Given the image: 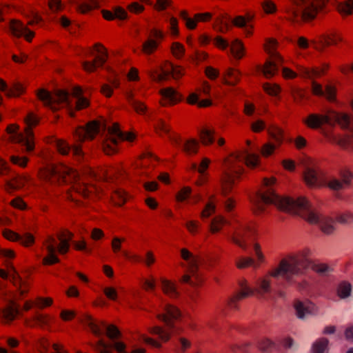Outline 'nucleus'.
<instances>
[{"label":"nucleus","mask_w":353,"mask_h":353,"mask_svg":"<svg viewBox=\"0 0 353 353\" xmlns=\"http://www.w3.org/2000/svg\"><path fill=\"white\" fill-rule=\"evenodd\" d=\"M251 201L257 212H263L265 205L273 204L284 212L300 214L309 223L318 224L322 232L326 234H330L334 230V221L313 210L305 198L293 199L282 197L275 194L271 188H267L263 192H257L251 199Z\"/></svg>","instance_id":"1"},{"label":"nucleus","mask_w":353,"mask_h":353,"mask_svg":"<svg viewBox=\"0 0 353 353\" xmlns=\"http://www.w3.org/2000/svg\"><path fill=\"white\" fill-rule=\"evenodd\" d=\"M99 134L102 137L103 150L108 155L117 152L116 145L119 141L125 139L132 141L134 138L133 134H125L117 123L110 127H106L105 125H102L97 121H92L85 127H79L74 132V136L77 141L92 139Z\"/></svg>","instance_id":"2"},{"label":"nucleus","mask_w":353,"mask_h":353,"mask_svg":"<svg viewBox=\"0 0 353 353\" xmlns=\"http://www.w3.org/2000/svg\"><path fill=\"white\" fill-rule=\"evenodd\" d=\"M259 162V157L245 150L241 153L232 155L225 162V169L221 179V192L226 196L232 190L236 178H239L243 171L242 165L256 168Z\"/></svg>","instance_id":"3"},{"label":"nucleus","mask_w":353,"mask_h":353,"mask_svg":"<svg viewBox=\"0 0 353 353\" xmlns=\"http://www.w3.org/2000/svg\"><path fill=\"white\" fill-rule=\"evenodd\" d=\"M37 95L39 99L52 111H57L63 105L66 106L71 117H74V110H79L89 105V101L83 96V90L80 87H75L72 90V96L77 99L75 107L70 99L69 92L66 90H58L52 94L45 89H40L37 91Z\"/></svg>","instance_id":"4"},{"label":"nucleus","mask_w":353,"mask_h":353,"mask_svg":"<svg viewBox=\"0 0 353 353\" xmlns=\"http://www.w3.org/2000/svg\"><path fill=\"white\" fill-rule=\"evenodd\" d=\"M310 253V250L305 248L283 259L279 266L270 272V276H281L289 285L296 283V278L303 276L311 264Z\"/></svg>","instance_id":"5"},{"label":"nucleus","mask_w":353,"mask_h":353,"mask_svg":"<svg viewBox=\"0 0 353 353\" xmlns=\"http://www.w3.org/2000/svg\"><path fill=\"white\" fill-rule=\"evenodd\" d=\"M46 180L52 183H70L72 189L83 196H88L92 192L86 184L81 181L79 174L75 170L64 165H50L45 171Z\"/></svg>","instance_id":"6"},{"label":"nucleus","mask_w":353,"mask_h":353,"mask_svg":"<svg viewBox=\"0 0 353 353\" xmlns=\"http://www.w3.org/2000/svg\"><path fill=\"white\" fill-rule=\"evenodd\" d=\"M285 12L293 23L309 21L315 19L318 12H323L328 0H289Z\"/></svg>","instance_id":"7"},{"label":"nucleus","mask_w":353,"mask_h":353,"mask_svg":"<svg viewBox=\"0 0 353 353\" xmlns=\"http://www.w3.org/2000/svg\"><path fill=\"white\" fill-rule=\"evenodd\" d=\"M157 316L165 324L168 329L155 326L152 328L151 333L158 335L163 341H167L170 337L171 330L174 329V321L181 318V313L174 305L165 303L162 305V311L158 312Z\"/></svg>","instance_id":"8"},{"label":"nucleus","mask_w":353,"mask_h":353,"mask_svg":"<svg viewBox=\"0 0 353 353\" xmlns=\"http://www.w3.org/2000/svg\"><path fill=\"white\" fill-rule=\"evenodd\" d=\"M73 234L69 231H64L59 235L60 241L59 245L57 244L56 239L52 236H49L46 241V247L48 252V255L43 259L45 265H52L59 262V259L55 255L57 251L61 254H65L69 250L70 241L72 238Z\"/></svg>","instance_id":"9"},{"label":"nucleus","mask_w":353,"mask_h":353,"mask_svg":"<svg viewBox=\"0 0 353 353\" xmlns=\"http://www.w3.org/2000/svg\"><path fill=\"white\" fill-rule=\"evenodd\" d=\"M240 291L238 292L234 296L230 299L228 305L232 308H236V302L242 299L246 298L252 295L254 292L261 297H264L265 294L272 292L270 280L269 278L260 279L257 281V288L255 290L250 288L245 280L239 281Z\"/></svg>","instance_id":"10"},{"label":"nucleus","mask_w":353,"mask_h":353,"mask_svg":"<svg viewBox=\"0 0 353 353\" xmlns=\"http://www.w3.org/2000/svg\"><path fill=\"white\" fill-rule=\"evenodd\" d=\"M181 256L188 262V272L181 277V282L194 287L201 282L199 272L201 259L185 248L181 250Z\"/></svg>","instance_id":"11"},{"label":"nucleus","mask_w":353,"mask_h":353,"mask_svg":"<svg viewBox=\"0 0 353 353\" xmlns=\"http://www.w3.org/2000/svg\"><path fill=\"white\" fill-rule=\"evenodd\" d=\"M154 127L157 132H163L169 136L170 140L176 145L182 148L183 150L188 155L196 154L199 148V143L194 139H189L182 143L181 139L172 135L170 126L161 119H157L154 123Z\"/></svg>","instance_id":"12"},{"label":"nucleus","mask_w":353,"mask_h":353,"mask_svg":"<svg viewBox=\"0 0 353 353\" xmlns=\"http://www.w3.org/2000/svg\"><path fill=\"white\" fill-rule=\"evenodd\" d=\"M79 319L88 326L94 334L100 336L106 332L108 336L111 339L119 338L121 335L120 331L113 325H108L105 322H101V325L96 323L92 318L88 314H83Z\"/></svg>","instance_id":"13"},{"label":"nucleus","mask_w":353,"mask_h":353,"mask_svg":"<svg viewBox=\"0 0 353 353\" xmlns=\"http://www.w3.org/2000/svg\"><path fill=\"white\" fill-rule=\"evenodd\" d=\"M276 45V40L268 39L265 44V50L270 54L271 59L266 61L262 72L266 78L272 77L278 71L279 64L283 63V58L271 48Z\"/></svg>","instance_id":"14"},{"label":"nucleus","mask_w":353,"mask_h":353,"mask_svg":"<svg viewBox=\"0 0 353 353\" xmlns=\"http://www.w3.org/2000/svg\"><path fill=\"white\" fill-rule=\"evenodd\" d=\"M233 229L234 231L230 239L243 250H246L248 248L246 241L254 236V228L246 223H238L234 226Z\"/></svg>","instance_id":"15"},{"label":"nucleus","mask_w":353,"mask_h":353,"mask_svg":"<svg viewBox=\"0 0 353 353\" xmlns=\"http://www.w3.org/2000/svg\"><path fill=\"white\" fill-rule=\"evenodd\" d=\"M26 127L25 129V137H21V142L25 146L26 151L31 152L34 150V144L33 141L32 128L36 126L39 119L32 112H29L24 119Z\"/></svg>","instance_id":"16"},{"label":"nucleus","mask_w":353,"mask_h":353,"mask_svg":"<svg viewBox=\"0 0 353 353\" xmlns=\"http://www.w3.org/2000/svg\"><path fill=\"white\" fill-rule=\"evenodd\" d=\"M183 75V70L170 63H166L163 68H161L160 72L157 70L151 74L153 80L158 82L165 81L170 77L178 79Z\"/></svg>","instance_id":"17"},{"label":"nucleus","mask_w":353,"mask_h":353,"mask_svg":"<svg viewBox=\"0 0 353 353\" xmlns=\"http://www.w3.org/2000/svg\"><path fill=\"white\" fill-rule=\"evenodd\" d=\"M269 134L271 141L265 143L261 150V153L265 157L271 155L283 141V132L279 128H273L269 131Z\"/></svg>","instance_id":"18"},{"label":"nucleus","mask_w":353,"mask_h":353,"mask_svg":"<svg viewBox=\"0 0 353 353\" xmlns=\"http://www.w3.org/2000/svg\"><path fill=\"white\" fill-rule=\"evenodd\" d=\"M12 34L17 37H24L28 41H30L34 33L30 30L22 22L17 19H12L9 25Z\"/></svg>","instance_id":"19"},{"label":"nucleus","mask_w":353,"mask_h":353,"mask_svg":"<svg viewBox=\"0 0 353 353\" xmlns=\"http://www.w3.org/2000/svg\"><path fill=\"white\" fill-rule=\"evenodd\" d=\"M340 176V179L332 177L326 182L327 185L331 190L339 191L350 185L352 179V173L348 171H343L341 173Z\"/></svg>","instance_id":"20"},{"label":"nucleus","mask_w":353,"mask_h":353,"mask_svg":"<svg viewBox=\"0 0 353 353\" xmlns=\"http://www.w3.org/2000/svg\"><path fill=\"white\" fill-rule=\"evenodd\" d=\"M151 34L154 39L148 38L142 45V52L146 54H152L158 47L157 40H162L164 37L163 32L157 29H152Z\"/></svg>","instance_id":"21"},{"label":"nucleus","mask_w":353,"mask_h":353,"mask_svg":"<svg viewBox=\"0 0 353 353\" xmlns=\"http://www.w3.org/2000/svg\"><path fill=\"white\" fill-rule=\"evenodd\" d=\"M296 314L300 319H305L314 313L315 306L310 301H296L294 303Z\"/></svg>","instance_id":"22"},{"label":"nucleus","mask_w":353,"mask_h":353,"mask_svg":"<svg viewBox=\"0 0 353 353\" xmlns=\"http://www.w3.org/2000/svg\"><path fill=\"white\" fill-rule=\"evenodd\" d=\"M3 236L10 241H20L23 245L29 246L33 244L34 238L32 234L26 232L23 235H21L10 230H6L3 232Z\"/></svg>","instance_id":"23"},{"label":"nucleus","mask_w":353,"mask_h":353,"mask_svg":"<svg viewBox=\"0 0 353 353\" xmlns=\"http://www.w3.org/2000/svg\"><path fill=\"white\" fill-rule=\"evenodd\" d=\"M303 176L306 184L310 187H318L323 183L320 173L313 168L306 167Z\"/></svg>","instance_id":"24"},{"label":"nucleus","mask_w":353,"mask_h":353,"mask_svg":"<svg viewBox=\"0 0 353 353\" xmlns=\"http://www.w3.org/2000/svg\"><path fill=\"white\" fill-rule=\"evenodd\" d=\"M101 54L97 56L93 61H83L82 66L83 69L89 72L94 71L97 66H103L108 59V52L105 49L103 51L98 50Z\"/></svg>","instance_id":"25"},{"label":"nucleus","mask_w":353,"mask_h":353,"mask_svg":"<svg viewBox=\"0 0 353 353\" xmlns=\"http://www.w3.org/2000/svg\"><path fill=\"white\" fill-rule=\"evenodd\" d=\"M59 152L63 155H67L72 152V155L80 159L83 156V153L79 146L75 145L72 148L63 140H58L56 143Z\"/></svg>","instance_id":"26"},{"label":"nucleus","mask_w":353,"mask_h":353,"mask_svg":"<svg viewBox=\"0 0 353 353\" xmlns=\"http://www.w3.org/2000/svg\"><path fill=\"white\" fill-rule=\"evenodd\" d=\"M312 89V92L316 95L325 96L330 101L335 100L336 90L333 86L330 85H327L325 90H323L322 86L320 84L313 81Z\"/></svg>","instance_id":"27"},{"label":"nucleus","mask_w":353,"mask_h":353,"mask_svg":"<svg viewBox=\"0 0 353 353\" xmlns=\"http://www.w3.org/2000/svg\"><path fill=\"white\" fill-rule=\"evenodd\" d=\"M125 97L128 103L134 108L136 112L141 114H145L147 112V106L143 103L136 99L132 92H125Z\"/></svg>","instance_id":"28"},{"label":"nucleus","mask_w":353,"mask_h":353,"mask_svg":"<svg viewBox=\"0 0 353 353\" xmlns=\"http://www.w3.org/2000/svg\"><path fill=\"white\" fill-rule=\"evenodd\" d=\"M0 277L3 279H8L9 277L14 285L19 288L21 294H23L27 292L26 289L23 288L24 282L14 268L12 269V273L10 274L6 272L3 270L0 269Z\"/></svg>","instance_id":"29"},{"label":"nucleus","mask_w":353,"mask_h":353,"mask_svg":"<svg viewBox=\"0 0 353 353\" xmlns=\"http://www.w3.org/2000/svg\"><path fill=\"white\" fill-rule=\"evenodd\" d=\"M161 93L163 99L165 101V103L163 105H165L166 103H176L180 101L182 99L181 94L173 88L163 89L161 90Z\"/></svg>","instance_id":"30"},{"label":"nucleus","mask_w":353,"mask_h":353,"mask_svg":"<svg viewBox=\"0 0 353 353\" xmlns=\"http://www.w3.org/2000/svg\"><path fill=\"white\" fill-rule=\"evenodd\" d=\"M1 316L6 323L12 321L19 314V309L14 303L12 302L10 305L1 310Z\"/></svg>","instance_id":"31"},{"label":"nucleus","mask_w":353,"mask_h":353,"mask_svg":"<svg viewBox=\"0 0 353 353\" xmlns=\"http://www.w3.org/2000/svg\"><path fill=\"white\" fill-rule=\"evenodd\" d=\"M216 131L213 128H203L200 130L199 136L201 142L205 145L213 143L216 139Z\"/></svg>","instance_id":"32"},{"label":"nucleus","mask_w":353,"mask_h":353,"mask_svg":"<svg viewBox=\"0 0 353 353\" xmlns=\"http://www.w3.org/2000/svg\"><path fill=\"white\" fill-rule=\"evenodd\" d=\"M102 14L104 19L109 21L114 19L123 20L127 18V12L120 7L115 8L114 12L103 10H102Z\"/></svg>","instance_id":"33"},{"label":"nucleus","mask_w":353,"mask_h":353,"mask_svg":"<svg viewBox=\"0 0 353 353\" xmlns=\"http://www.w3.org/2000/svg\"><path fill=\"white\" fill-rule=\"evenodd\" d=\"M230 19L221 14L216 17L214 24V29L221 33H224L229 29Z\"/></svg>","instance_id":"34"},{"label":"nucleus","mask_w":353,"mask_h":353,"mask_svg":"<svg viewBox=\"0 0 353 353\" xmlns=\"http://www.w3.org/2000/svg\"><path fill=\"white\" fill-rule=\"evenodd\" d=\"M161 288L163 292L171 298H176L179 294L176 285L165 279H161Z\"/></svg>","instance_id":"35"},{"label":"nucleus","mask_w":353,"mask_h":353,"mask_svg":"<svg viewBox=\"0 0 353 353\" xmlns=\"http://www.w3.org/2000/svg\"><path fill=\"white\" fill-rule=\"evenodd\" d=\"M210 163V160L205 157L203 158L199 166L195 163L192 164V169L196 170L201 175L199 185H201L205 181V170L208 169Z\"/></svg>","instance_id":"36"},{"label":"nucleus","mask_w":353,"mask_h":353,"mask_svg":"<svg viewBox=\"0 0 353 353\" xmlns=\"http://www.w3.org/2000/svg\"><path fill=\"white\" fill-rule=\"evenodd\" d=\"M99 7V3L96 0H89L77 3V10L83 14Z\"/></svg>","instance_id":"37"},{"label":"nucleus","mask_w":353,"mask_h":353,"mask_svg":"<svg viewBox=\"0 0 353 353\" xmlns=\"http://www.w3.org/2000/svg\"><path fill=\"white\" fill-rule=\"evenodd\" d=\"M239 72L232 69L229 68L226 70L224 74L223 81L225 84L234 85H235L239 80Z\"/></svg>","instance_id":"38"},{"label":"nucleus","mask_w":353,"mask_h":353,"mask_svg":"<svg viewBox=\"0 0 353 353\" xmlns=\"http://www.w3.org/2000/svg\"><path fill=\"white\" fill-rule=\"evenodd\" d=\"M259 347L264 353H274L277 350L278 346L269 339H264L259 343Z\"/></svg>","instance_id":"39"},{"label":"nucleus","mask_w":353,"mask_h":353,"mask_svg":"<svg viewBox=\"0 0 353 353\" xmlns=\"http://www.w3.org/2000/svg\"><path fill=\"white\" fill-rule=\"evenodd\" d=\"M253 18V15L248 14L247 19L242 16H238L235 18V19L232 21L233 23L241 28H245V31L247 34H252V26H247V21H250Z\"/></svg>","instance_id":"40"},{"label":"nucleus","mask_w":353,"mask_h":353,"mask_svg":"<svg viewBox=\"0 0 353 353\" xmlns=\"http://www.w3.org/2000/svg\"><path fill=\"white\" fill-rule=\"evenodd\" d=\"M230 51L235 58H242L243 56L244 47L241 41L235 39L230 46Z\"/></svg>","instance_id":"41"},{"label":"nucleus","mask_w":353,"mask_h":353,"mask_svg":"<svg viewBox=\"0 0 353 353\" xmlns=\"http://www.w3.org/2000/svg\"><path fill=\"white\" fill-rule=\"evenodd\" d=\"M328 68V65L324 64L322 68H303V74L308 78L318 77L324 74L325 71Z\"/></svg>","instance_id":"42"},{"label":"nucleus","mask_w":353,"mask_h":353,"mask_svg":"<svg viewBox=\"0 0 353 353\" xmlns=\"http://www.w3.org/2000/svg\"><path fill=\"white\" fill-rule=\"evenodd\" d=\"M329 341L325 338L316 340L312 345V351L313 353H324L327 347Z\"/></svg>","instance_id":"43"},{"label":"nucleus","mask_w":353,"mask_h":353,"mask_svg":"<svg viewBox=\"0 0 353 353\" xmlns=\"http://www.w3.org/2000/svg\"><path fill=\"white\" fill-rule=\"evenodd\" d=\"M352 292L351 285L345 281L340 283L337 288V294L341 299H345L348 297Z\"/></svg>","instance_id":"44"},{"label":"nucleus","mask_w":353,"mask_h":353,"mask_svg":"<svg viewBox=\"0 0 353 353\" xmlns=\"http://www.w3.org/2000/svg\"><path fill=\"white\" fill-rule=\"evenodd\" d=\"M188 101L190 104H197L200 108H205L212 105V101L210 99L199 100V97L196 93L190 94Z\"/></svg>","instance_id":"45"},{"label":"nucleus","mask_w":353,"mask_h":353,"mask_svg":"<svg viewBox=\"0 0 353 353\" xmlns=\"http://www.w3.org/2000/svg\"><path fill=\"white\" fill-rule=\"evenodd\" d=\"M312 270L322 276H327L332 272V268L325 263H314L312 265Z\"/></svg>","instance_id":"46"},{"label":"nucleus","mask_w":353,"mask_h":353,"mask_svg":"<svg viewBox=\"0 0 353 353\" xmlns=\"http://www.w3.org/2000/svg\"><path fill=\"white\" fill-rule=\"evenodd\" d=\"M227 223V221L222 216L215 217L211 223L210 230L212 232L215 233L219 232L222 225Z\"/></svg>","instance_id":"47"},{"label":"nucleus","mask_w":353,"mask_h":353,"mask_svg":"<svg viewBox=\"0 0 353 353\" xmlns=\"http://www.w3.org/2000/svg\"><path fill=\"white\" fill-rule=\"evenodd\" d=\"M339 12L343 15H350L353 12V1L349 0L341 3L338 7Z\"/></svg>","instance_id":"48"},{"label":"nucleus","mask_w":353,"mask_h":353,"mask_svg":"<svg viewBox=\"0 0 353 353\" xmlns=\"http://www.w3.org/2000/svg\"><path fill=\"white\" fill-rule=\"evenodd\" d=\"M25 179L21 176H16L7 182V185L10 189L17 190L24 185Z\"/></svg>","instance_id":"49"},{"label":"nucleus","mask_w":353,"mask_h":353,"mask_svg":"<svg viewBox=\"0 0 353 353\" xmlns=\"http://www.w3.org/2000/svg\"><path fill=\"white\" fill-rule=\"evenodd\" d=\"M236 265L238 268L242 269L248 266H254L256 268L258 265H256L254 260L250 257H243L236 261Z\"/></svg>","instance_id":"50"},{"label":"nucleus","mask_w":353,"mask_h":353,"mask_svg":"<svg viewBox=\"0 0 353 353\" xmlns=\"http://www.w3.org/2000/svg\"><path fill=\"white\" fill-rule=\"evenodd\" d=\"M215 211V204L212 199H210V202L205 205V209L201 212V216L203 218H207L210 216Z\"/></svg>","instance_id":"51"},{"label":"nucleus","mask_w":353,"mask_h":353,"mask_svg":"<svg viewBox=\"0 0 353 353\" xmlns=\"http://www.w3.org/2000/svg\"><path fill=\"white\" fill-rule=\"evenodd\" d=\"M180 16L181 19L185 21L186 26L189 29H194L196 26V20L188 17L186 11L181 12Z\"/></svg>","instance_id":"52"},{"label":"nucleus","mask_w":353,"mask_h":353,"mask_svg":"<svg viewBox=\"0 0 353 353\" xmlns=\"http://www.w3.org/2000/svg\"><path fill=\"white\" fill-rule=\"evenodd\" d=\"M263 88L267 93L272 96H276L281 91V88L276 84L265 83Z\"/></svg>","instance_id":"53"},{"label":"nucleus","mask_w":353,"mask_h":353,"mask_svg":"<svg viewBox=\"0 0 353 353\" xmlns=\"http://www.w3.org/2000/svg\"><path fill=\"white\" fill-rule=\"evenodd\" d=\"M261 6L267 14H272L276 10L275 3L271 0H265L261 3Z\"/></svg>","instance_id":"54"},{"label":"nucleus","mask_w":353,"mask_h":353,"mask_svg":"<svg viewBox=\"0 0 353 353\" xmlns=\"http://www.w3.org/2000/svg\"><path fill=\"white\" fill-rule=\"evenodd\" d=\"M352 140V136L346 135L345 137H334L333 141L337 143L339 145L343 148L347 147L350 144Z\"/></svg>","instance_id":"55"},{"label":"nucleus","mask_w":353,"mask_h":353,"mask_svg":"<svg viewBox=\"0 0 353 353\" xmlns=\"http://www.w3.org/2000/svg\"><path fill=\"white\" fill-rule=\"evenodd\" d=\"M190 197H191V189L188 187L181 189L176 195V199L179 201H183Z\"/></svg>","instance_id":"56"},{"label":"nucleus","mask_w":353,"mask_h":353,"mask_svg":"<svg viewBox=\"0 0 353 353\" xmlns=\"http://www.w3.org/2000/svg\"><path fill=\"white\" fill-rule=\"evenodd\" d=\"M336 219L337 221L341 223H350L353 221V214L351 212H345L338 215Z\"/></svg>","instance_id":"57"},{"label":"nucleus","mask_w":353,"mask_h":353,"mask_svg":"<svg viewBox=\"0 0 353 353\" xmlns=\"http://www.w3.org/2000/svg\"><path fill=\"white\" fill-rule=\"evenodd\" d=\"M10 161L12 163L15 165H17L21 167H25L27 164L28 159L27 157H25L12 155L10 157Z\"/></svg>","instance_id":"58"},{"label":"nucleus","mask_w":353,"mask_h":353,"mask_svg":"<svg viewBox=\"0 0 353 353\" xmlns=\"http://www.w3.org/2000/svg\"><path fill=\"white\" fill-rule=\"evenodd\" d=\"M96 349L98 353H112L109 350V345L102 339L97 341Z\"/></svg>","instance_id":"59"},{"label":"nucleus","mask_w":353,"mask_h":353,"mask_svg":"<svg viewBox=\"0 0 353 353\" xmlns=\"http://www.w3.org/2000/svg\"><path fill=\"white\" fill-rule=\"evenodd\" d=\"M113 199H114L115 204L119 206L123 205L127 200L125 192H120V191L117 192L115 193V195H114V197Z\"/></svg>","instance_id":"60"},{"label":"nucleus","mask_w":353,"mask_h":353,"mask_svg":"<svg viewBox=\"0 0 353 353\" xmlns=\"http://www.w3.org/2000/svg\"><path fill=\"white\" fill-rule=\"evenodd\" d=\"M213 42L214 45L223 50L227 49L230 46L228 41L219 36L215 37Z\"/></svg>","instance_id":"61"},{"label":"nucleus","mask_w":353,"mask_h":353,"mask_svg":"<svg viewBox=\"0 0 353 353\" xmlns=\"http://www.w3.org/2000/svg\"><path fill=\"white\" fill-rule=\"evenodd\" d=\"M170 30L172 36L176 37L179 34L178 21L174 17L170 19Z\"/></svg>","instance_id":"62"},{"label":"nucleus","mask_w":353,"mask_h":353,"mask_svg":"<svg viewBox=\"0 0 353 353\" xmlns=\"http://www.w3.org/2000/svg\"><path fill=\"white\" fill-rule=\"evenodd\" d=\"M292 95L297 103H300L305 98L303 91L299 88H293L292 90Z\"/></svg>","instance_id":"63"},{"label":"nucleus","mask_w":353,"mask_h":353,"mask_svg":"<svg viewBox=\"0 0 353 353\" xmlns=\"http://www.w3.org/2000/svg\"><path fill=\"white\" fill-rule=\"evenodd\" d=\"M172 49L175 56L180 57L184 53V48L179 43H174Z\"/></svg>","instance_id":"64"}]
</instances>
